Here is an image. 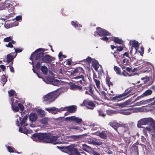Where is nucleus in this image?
<instances>
[{
    "label": "nucleus",
    "instance_id": "1",
    "mask_svg": "<svg viewBox=\"0 0 155 155\" xmlns=\"http://www.w3.org/2000/svg\"><path fill=\"white\" fill-rule=\"evenodd\" d=\"M47 49H45L42 48L38 49L31 54L30 59L33 60L35 59L36 60H38L35 67L37 69H39L42 63H51L53 61L55 60V58L49 54H45L43 52Z\"/></svg>",
    "mask_w": 155,
    "mask_h": 155
},
{
    "label": "nucleus",
    "instance_id": "2",
    "mask_svg": "<svg viewBox=\"0 0 155 155\" xmlns=\"http://www.w3.org/2000/svg\"><path fill=\"white\" fill-rule=\"evenodd\" d=\"M32 137L33 140L35 141H37L38 140H42L44 142L53 143L55 145L61 143L57 141L58 138V136H53L49 133L35 134L33 135Z\"/></svg>",
    "mask_w": 155,
    "mask_h": 155
},
{
    "label": "nucleus",
    "instance_id": "3",
    "mask_svg": "<svg viewBox=\"0 0 155 155\" xmlns=\"http://www.w3.org/2000/svg\"><path fill=\"white\" fill-rule=\"evenodd\" d=\"M60 94V93L58 91L50 93L43 96L44 101L48 102V104H50L55 100Z\"/></svg>",
    "mask_w": 155,
    "mask_h": 155
},
{
    "label": "nucleus",
    "instance_id": "4",
    "mask_svg": "<svg viewBox=\"0 0 155 155\" xmlns=\"http://www.w3.org/2000/svg\"><path fill=\"white\" fill-rule=\"evenodd\" d=\"M117 133L120 134L123 136H126L128 134L129 136L130 134L129 127L127 124L120 125L118 128Z\"/></svg>",
    "mask_w": 155,
    "mask_h": 155
},
{
    "label": "nucleus",
    "instance_id": "5",
    "mask_svg": "<svg viewBox=\"0 0 155 155\" xmlns=\"http://www.w3.org/2000/svg\"><path fill=\"white\" fill-rule=\"evenodd\" d=\"M155 124V121L151 117L142 118L138 122V125H152Z\"/></svg>",
    "mask_w": 155,
    "mask_h": 155
},
{
    "label": "nucleus",
    "instance_id": "6",
    "mask_svg": "<svg viewBox=\"0 0 155 155\" xmlns=\"http://www.w3.org/2000/svg\"><path fill=\"white\" fill-rule=\"evenodd\" d=\"M97 30V33L100 36H107L110 35V34L108 31L100 27H98L96 28Z\"/></svg>",
    "mask_w": 155,
    "mask_h": 155
},
{
    "label": "nucleus",
    "instance_id": "7",
    "mask_svg": "<svg viewBox=\"0 0 155 155\" xmlns=\"http://www.w3.org/2000/svg\"><path fill=\"white\" fill-rule=\"evenodd\" d=\"M84 106L87 108L91 110L93 109L95 107V104L92 101L84 100L83 101Z\"/></svg>",
    "mask_w": 155,
    "mask_h": 155
},
{
    "label": "nucleus",
    "instance_id": "8",
    "mask_svg": "<svg viewBox=\"0 0 155 155\" xmlns=\"http://www.w3.org/2000/svg\"><path fill=\"white\" fill-rule=\"evenodd\" d=\"M66 150H67L69 153L72 155H78L77 154L79 153L78 149L72 146L66 147Z\"/></svg>",
    "mask_w": 155,
    "mask_h": 155
},
{
    "label": "nucleus",
    "instance_id": "9",
    "mask_svg": "<svg viewBox=\"0 0 155 155\" xmlns=\"http://www.w3.org/2000/svg\"><path fill=\"white\" fill-rule=\"evenodd\" d=\"M135 93V89L133 87H130L126 89L124 92L123 93L124 96L128 95L127 97L130 96L131 95L134 94Z\"/></svg>",
    "mask_w": 155,
    "mask_h": 155
},
{
    "label": "nucleus",
    "instance_id": "10",
    "mask_svg": "<svg viewBox=\"0 0 155 155\" xmlns=\"http://www.w3.org/2000/svg\"><path fill=\"white\" fill-rule=\"evenodd\" d=\"M84 73V71L82 68L81 67H78L72 70L71 74V75L76 74L80 75V74H83Z\"/></svg>",
    "mask_w": 155,
    "mask_h": 155
},
{
    "label": "nucleus",
    "instance_id": "11",
    "mask_svg": "<svg viewBox=\"0 0 155 155\" xmlns=\"http://www.w3.org/2000/svg\"><path fill=\"white\" fill-rule=\"evenodd\" d=\"M66 119L69 121H73L76 123L78 124H79L82 121V119L81 118L76 117L75 116L67 117Z\"/></svg>",
    "mask_w": 155,
    "mask_h": 155
},
{
    "label": "nucleus",
    "instance_id": "12",
    "mask_svg": "<svg viewBox=\"0 0 155 155\" xmlns=\"http://www.w3.org/2000/svg\"><path fill=\"white\" fill-rule=\"evenodd\" d=\"M17 54L15 52H12L7 55L6 61L8 63H9L13 61L14 59L17 56Z\"/></svg>",
    "mask_w": 155,
    "mask_h": 155
},
{
    "label": "nucleus",
    "instance_id": "13",
    "mask_svg": "<svg viewBox=\"0 0 155 155\" xmlns=\"http://www.w3.org/2000/svg\"><path fill=\"white\" fill-rule=\"evenodd\" d=\"M77 85L73 83H71L70 86V88L73 90H79L81 91L82 89V87L80 85Z\"/></svg>",
    "mask_w": 155,
    "mask_h": 155
},
{
    "label": "nucleus",
    "instance_id": "14",
    "mask_svg": "<svg viewBox=\"0 0 155 155\" xmlns=\"http://www.w3.org/2000/svg\"><path fill=\"white\" fill-rule=\"evenodd\" d=\"M96 134L101 138L104 139H106L107 136V131L105 130H102L100 132H97L96 133Z\"/></svg>",
    "mask_w": 155,
    "mask_h": 155
},
{
    "label": "nucleus",
    "instance_id": "15",
    "mask_svg": "<svg viewBox=\"0 0 155 155\" xmlns=\"http://www.w3.org/2000/svg\"><path fill=\"white\" fill-rule=\"evenodd\" d=\"M66 110L70 113H74L77 110V107L76 105H71L66 107Z\"/></svg>",
    "mask_w": 155,
    "mask_h": 155
},
{
    "label": "nucleus",
    "instance_id": "16",
    "mask_svg": "<svg viewBox=\"0 0 155 155\" xmlns=\"http://www.w3.org/2000/svg\"><path fill=\"white\" fill-rule=\"evenodd\" d=\"M139 144L138 140L135 143L132 147L133 150L134 151L135 155H138L139 151L138 148V145Z\"/></svg>",
    "mask_w": 155,
    "mask_h": 155
},
{
    "label": "nucleus",
    "instance_id": "17",
    "mask_svg": "<svg viewBox=\"0 0 155 155\" xmlns=\"http://www.w3.org/2000/svg\"><path fill=\"white\" fill-rule=\"evenodd\" d=\"M109 124L113 128H114L117 132L120 124L114 121L109 123Z\"/></svg>",
    "mask_w": 155,
    "mask_h": 155
},
{
    "label": "nucleus",
    "instance_id": "18",
    "mask_svg": "<svg viewBox=\"0 0 155 155\" xmlns=\"http://www.w3.org/2000/svg\"><path fill=\"white\" fill-rule=\"evenodd\" d=\"M38 118L37 114L36 113H31L29 115V120L32 122L35 121Z\"/></svg>",
    "mask_w": 155,
    "mask_h": 155
},
{
    "label": "nucleus",
    "instance_id": "19",
    "mask_svg": "<svg viewBox=\"0 0 155 155\" xmlns=\"http://www.w3.org/2000/svg\"><path fill=\"white\" fill-rule=\"evenodd\" d=\"M92 65L96 71H97L99 68L98 63L97 61L94 59L92 62Z\"/></svg>",
    "mask_w": 155,
    "mask_h": 155
},
{
    "label": "nucleus",
    "instance_id": "20",
    "mask_svg": "<svg viewBox=\"0 0 155 155\" xmlns=\"http://www.w3.org/2000/svg\"><path fill=\"white\" fill-rule=\"evenodd\" d=\"M11 101L12 102L11 105L12 108V109L13 111L15 112H18L19 111V109L18 107L14 106L13 105L14 99L13 98H11Z\"/></svg>",
    "mask_w": 155,
    "mask_h": 155
},
{
    "label": "nucleus",
    "instance_id": "21",
    "mask_svg": "<svg viewBox=\"0 0 155 155\" xmlns=\"http://www.w3.org/2000/svg\"><path fill=\"white\" fill-rule=\"evenodd\" d=\"M113 41L115 43L119 44H122L124 43L123 41L121 39L117 37H114Z\"/></svg>",
    "mask_w": 155,
    "mask_h": 155
},
{
    "label": "nucleus",
    "instance_id": "22",
    "mask_svg": "<svg viewBox=\"0 0 155 155\" xmlns=\"http://www.w3.org/2000/svg\"><path fill=\"white\" fill-rule=\"evenodd\" d=\"M124 141L127 144H129L130 142V138L131 136L129 134V136L128 134L126 136H124Z\"/></svg>",
    "mask_w": 155,
    "mask_h": 155
},
{
    "label": "nucleus",
    "instance_id": "23",
    "mask_svg": "<svg viewBox=\"0 0 155 155\" xmlns=\"http://www.w3.org/2000/svg\"><path fill=\"white\" fill-rule=\"evenodd\" d=\"M80 138L78 135H73L71 136H68V138L70 141H73L75 140H77Z\"/></svg>",
    "mask_w": 155,
    "mask_h": 155
},
{
    "label": "nucleus",
    "instance_id": "24",
    "mask_svg": "<svg viewBox=\"0 0 155 155\" xmlns=\"http://www.w3.org/2000/svg\"><path fill=\"white\" fill-rule=\"evenodd\" d=\"M152 92L153 91L151 90L148 89L143 93L141 96L142 97H143L150 95L152 94Z\"/></svg>",
    "mask_w": 155,
    "mask_h": 155
},
{
    "label": "nucleus",
    "instance_id": "25",
    "mask_svg": "<svg viewBox=\"0 0 155 155\" xmlns=\"http://www.w3.org/2000/svg\"><path fill=\"white\" fill-rule=\"evenodd\" d=\"M40 70L43 73L45 74L46 75L48 73V69L47 67L45 65L41 66Z\"/></svg>",
    "mask_w": 155,
    "mask_h": 155
},
{
    "label": "nucleus",
    "instance_id": "26",
    "mask_svg": "<svg viewBox=\"0 0 155 155\" xmlns=\"http://www.w3.org/2000/svg\"><path fill=\"white\" fill-rule=\"evenodd\" d=\"M49 120V118L45 117L40 120V122L44 125H47L48 121Z\"/></svg>",
    "mask_w": 155,
    "mask_h": 155
},
{
    "label": "nucleus",
    "instance_id": "27",
    "mask_svg": "<svg viewBox=\"0 0 155 155\" xmlns=\"http://www.w3.org/2000/svg\"><path fill=\"white\" fill-rule=\"evenodd\" d=\"M139 43L138 42L135 40H134L132 41V47H134L136 50H137L139 48Z\"/></svg>",
    "mask_w": 155,
    "mask_h": 155
},
{
    "label": "nucleus",
    "instance_id": "28",
    "mask_svg": "<svg viewBox=\"0 0 155 155\" xmlns=\"http://www.w3.org/2000/svg\"><path fill=\"white\" fill-rule=\"evenodd\" d=\"M123 97H124V96L123 94H121L118 95V96H117L115 97H113L112 98V101H120L122 99V98Z\"/></svg>",
    "mask_w": 155,
    "mask_h": 155
},
{
    "label": "nucleus",
    "instance_id": "29",
    "mask_svg": "<svg viewBox=\"0 0 155 155\" xmlns=\"http://www.w3.org/2000/svg\"><path fill=\"white\" fill-rule=\"evenodd\" d=\"M110 78L108 75L106 76V83L109 87H110V85L112 86L113 84L112 82L110 81Z\"/></svg>",
    "mask_w": 155,
    "mask_h": 155
},
{
    "label": "nucleus",
    "instance_id": "30",
    "mask_svg": "<svg viewBox=\"0 0 155 155\" xmlns=\"http://www.w3.org/2000/svg\"><path fill=\"white\" fill-rule=\"evenodd\" d=\"M82 147V149L85 151L88 152L90 151L91 148V147L86 144H83Z\"/></svg>",
    "mask_w": 155,
    "mask_h": 155
},
{
    "label": "nucleus",
    "instance_id": "31",
    "mask_svg": "<svg viewBox=\"0 0 155 155\" xmlns=\"http://www.w3.org/2000/svg\"><path fill=\"white\" fill-rule=\"evenodd\" d=\"M71 24L72 26H73L74 28H76L78 27H81L82 26L81 25L79 24L76 21H72L71 22Z\"/></svg>",
    "mask_w": 155,
    "mask_h": 155
},
{
    "label": "nucleus",
    "instance_id": "32",
    "mask_svg": "<svg viewBox=\"0 0 155 155\" xmlns=\"http://www.w3.org/2000/svg\"><path fill=\"white\" fill-rule=\"evenodd\" d=\"M7 81V77H6L5 75H2L1 77V82L3 84V86Z\"/></svg>",
    "mask_w": 155,
    "mask_h": 155
},
{
    "label": "nucleus",
    "instance_id": "33",
    "mask_svg": "<svg viewBox=\"0 0 155 155\" xmlns=\"http://www.w3.org/2000/svg\"><path fill=\"white\" fill-rule=\"evenodd\" d=\"M28 118V116L27 115L25 116L22 119L21 121L20 124L21 125H24L25 126H27V124H25V122Z\"/></svg>",
    "mask_w": 155,
    "mask_h": 155
},
{
    "label": "nucleus",
    "instance_id": "34",
    "mask_svg": "<svg viewBox=\"0 0 155 155\" xmlns=\"http://www.w3.org/2000/svg\"><path fill=\"white\" fill-rule=\"evenodd\" d=\"M114 70L116 72L117 74L118 75H121V71L120 68L116 66H114Z\"/></svg>",
    "mask_w": 155,
    "mask_h": 155
},
{
    "label": "nucleus",
    "instance_id": "35",
    "mask_svg": "<svg viewBox=\"0 0 155 155\" xmlns=\"http://www.w3.org/2000/svg\"><path fill=\"white\" fill-rule=\"evenodd\" d=\"M8 96L10 97H12L13 96L15 95V96H17L15 91L11 89L8 91Z\"/></svg>",
    "mask_w": 155,
    "mask_h": 155
},
{
    "label": "nucleus",
    "instance_id": "36",
    "mask_svg": "<svg viewBox=\"0 0 155 155\" xmlns=\"http://www.w3.org/2000/svg\"><path fill=\"white\" fill-rule=\"evenodd\" d=\"M76 80V81H75V82L76 83V84H79V83L80 84H81L82 85H84L86 84V81L84 79V81H83V80H82L81 79Z\"/></svg>",
    "mask_w": 155,
    "mask_h": 155
},
{
    "label": "nucleus",
    "instance_id": "37",
    "mask_svg": "<svg viewBox=\"0 0 155 155\" xmlns=\"http://www.w3.org/2000/svg\"><path fill=\"white\" fill-rule=\"evenodd\" d=\"M37 112L38 114L40 115L41 117H43L45 115V112L44 110L41 109H38V110Z\"/></svg>",
    "mask_w": 155,
    "mask_h": 155
},
{
    "label": "nucleus",
    "instance_id": "38",
    "mask_svg": "<svg viewBox=\"0 0 155 155\" xmlns=\"http://www.w3.org/2000/svg\"><path fill=\"white\" fill-rule=\"evenodd\" d=\"M87 88L89 89V91L91 93V95L93 96H95L93 93L94 90L93 89L92 85H90L89 86L87 87Z\"/></svg>",
    "mask_w": 155,
    "mask_h": 155
},
{
    "label": "nucleus",
    "instance_id": "39",
    "mask_svg": "<svg viewBox=\"0 0 155 155\" xmlns=\"http://www.w3.org/2000/svg\"><path fill=\"white\" fill-rule=\"evenodd\" d=\"M98 113V115L100 116H101L103 117H105L106 114L103 112L102 110L101 109H99L97 110Z\"/></svg>",
    "mask_w": 155,
    "mask_h": 155
},
{
    "label": "nucleus",
    "instance_id": "40",
    "mask_svg": "<svg viewBox=\"0 0 155 155\" xmlns=\"http://www.w3.org/2000/svg\"><path fill=\"white\" fill-rule=\"evenodd\" d=\"M74 79L75 80H78V79H81L83 80V81H84V77L83 75L81 74L79 76H78L77 77H74Z\"/></svg>",
    "mask_w": 155,
    "mask_h": 155
},
{
    "label": "nucleus",
    "instance_id": "41",
    "mask_svg": "<svg viewBox=\"0 0 155 155\" xmlns=\"http://www.w3.org/2000/svg\"><path fill=\"white\" fill-rule=\"evenodd\" d=\"M94 81L95 82L97 88H100V82L99 80H97V79H95Z\"/></svg>",
    "mask_w": 155,
    "mask_h": 155
},
{
    "label": "nucleus",
    "instance_id": "42",
    "mask_svg": "<svg viewBox=\"0 0 155 155\" xmlns=\"http://www.w3.org/2000/svg\"><path fill=\"white\" fill-rule=\"evenodd\" d=\"M55 79L54 78L51 76H48L47 78V80L49 82L52 83L53 81H54Z\"/></svg>",
    "mask_w": 155,
    "mask_h": 155
},
{
    "label": "nucleus",
    "instance_id": "43",
    "mask_svg": "<svg viewBox=\"0 0 155 155\" xmlns=\"http://www.w3.org/2000/svg\"><path fill=\"white\" fill-rule=\"evenodd\" d=\"M69 129L70 130L74 129L75 130H80V128L77 126H71V127H70Z\"/></svg>",
    "mask_w": 155,
    "mask_h": 155
},
{
    "label": "nucleus",
    "instance_id": "44",
    "mask_svg": "<svg viewBox=\"0 0 155 155\" xmlns=\"http://www.w3.org/2000/svg\"><path fill=\"white\" fill-rule=\"evenodd\" d=\"M102 144V142L100 141L95 140L94 143V145L100 146Z\"/></svg>",
    "mask_w": 155,
    "mask_h": 155
},
{
    "label": "nucleus",
    "instance_id": "45",
    "mask_svg": "<svg viewBox=\"0 0 155 155\" xmlns=\"http://www.w3.org/2000/svg\"><path fill=\"white\" fill-rule=\"evenodd\" d=\"M18 107L20 108L21 111H23L24 109V107L23 105L21 103H18L17 104Z\"/></svg>",
    "mask_w": 155,
    "mask_h": 155
},
{
    "label": "nucleus",
    "instance_id": "46",
    "mask_svg": "<svg viewBox=\"0 0 155 155\" xmlns=\"http://www.w3.org/2000/svg\"><path fill=\"white\" fill-rule=\"evenodd\" d=\"M121 75H123L124 76H131V75H130L128 73H127L125 70H123L122 73H121Z\"/></svg>",
    "mask_w": 155,
    "mask_h": 155
},
{
    "label": "nucleus",
    "instance_id": "47",
    "mask_svg": "<svg viewBox=\"0 0 155 155\" xmlns=\"http://www.w3.org/2000/svg\"><path fill=\"white\" fill-rule=\"evenodd\" d=\"M59 83V81L57 79H55L54 81L52 83V84L54 86H57L58 85Z\"/></svg>",
    "mask_w": 155,
    "mask_h": 155
},
{
    "label": "nucleus",
    "instance_id": "48",
    "mask_svg": "<svg viewBox=\"0 0 155 155\" xmlns=\"http://www.w3.org/2000/svg\"><path fill=\"white\" fill-rule=\"evenodd\" d=\"M13 147H11L9 146H7V149L9 152L10 153H13L14 152L13 150Z\"/></svg>",
    "mask_w": 155,
    "mask_h": 155
},
{
    "label": "nucleus",
    "instance_id": "49",
    "mask_svg": "<svg viewBox=\"0 0 155 155\" xmlns=\"http://www.w3.org/2000/svg\"><path fill=\"white\" fill-rule=\"evenodd\" d=\"M14 49L15 50V52H15L17 54V53L21 52L22 51V49H20L19 48H14Z\"/></svg>",
    "mask_w": 155,
    "mask_h": 155
},
{
    "label": "nucleus",
    "instance_id": "50",
    "mask_svg": "<svg viewBox=\"0 0 155 155\" xmlns=\"http://www.w3.org/2000/svg\"><path fill=\"white\" fill-rule=\"evenodd\" d=\"M12 37H9L5 38L4 39V41L5 42H8L11 41L12 40Z\"/></svg>",
    "mask_w": 155,
    "mask_h": 155
},
{
    "label": "nucleus",
    "instance_id": "51",
    "mask_svg": "<svg viewBox=\"0 0 155 155\" xmlns=\"http://www.w3.org/2000/svg\"><path fill=\"white\" fill-rule=\"evenodd\" d=\"M92 59V58L91 57H88L86 59H84L83 61L85 62V61H87L88 63H91Z\"/></svg>",
    "mask_w": 155,
    "mask_h": 155
},
{
    "label": "nucleus",
    "instance_id": "52",
    "mask_svg": "<svg viewBox=\"0 0 155 155\" xmlns=\"http://www.w3.org/2000/svg\"><path fill=\"white\" fill-rule=\"evenodd\" d=\"M116 48H117V51L119 52L123 50V48L121 46H117V47H116Z\"/></svg>",
    "mask_w": 155,
    "mask_h": 155
},
{
    "label": "nucleus",
    "instance_id": "53",
    "mask_svg": "<svg viewBox=\"0 0 155 155\" xmlns=\"http://www.w3.org/2000/svg\"><path fill=\"white\" fill-rule=\"evenodd\" d=\"M153 99H154V98H153V99H148V100H146V101H140L139 102L140 103V105H142V104H144L145 103L146 101H152Z\"/></svg>",
    "mask_w": 155,
    "mask_h": 155
},
{
    "label": "nucleus",
    "instance_id": "54",
    "mask_svg": "<svg viewBox=\"0 0 155 155\" xmlns=\"http://www.w3.org/2000/svg\"><path fill=\"white\" fill-rule=\"evenodd\" d=\"M123 64L124 65H126L129 62V60L127 59L126 58H124L123 60Z\"/></svg>",
    "mask_w": 155,
    "mask_h": 155
},
{
    "label": "nucleus",
    "instance_id": "55",
    "mask_svg": "<svg viewBox=\"0 0 155 155\" xmlns=\"http://www.w3.org/2000/svg\"><path fill=\"white\" fill-rule=\"evenodd\" d=\"M5 46L6 47L10 48H12L13 47V45L11 42H9L8 44H6Z\"/></svg>",
    "mask_w": 155,
    "mask_h": 155
},
{
    "label": "nucleus",
    "instance_id": "56",
    "mask_svg": "<svg viewBox=\"0 0 155 155\" xmlns=\"http://www.w3.org/2000/svg\"><path fill=\"white\" fill-rule=\"evenodd\" d=\"M101 94L104 96V97L105 99L107 98V94L104 91H102L101 92Z\"/></svg>",
    "mask_w": 155,
    "mask_h": 155
},
{
    "label": "nucleus",
    "instance_id": "57",
    "mask_svg": "<svg viewBox=\"0 0 155 155\" xmlns=\"http://www.w3.org/2000/svg\"><path fill=\"white\" fill-rule=\"evenodd\" d=\"M100 39L104 41H107L109 40L108 38L106 37H104L100 38Z\"/></svg>",
    "mask_w": 155,
    "mask_h": 155
},
{
    "label": "nucleus",
    "instance_id": "58",
    "mask_svg": "<svg viewBox=\"0 0 155 155\" xmlns=\"http://www.w3.org/2000/svg\"><path fill=\"white\" fill-rule=\"evenodd\" d=\"M121 56H122V57L123 58H124V56L128 57L129 54L127 52H125L123 54L121 55Z\"/></svg>",
    "mask_w": 155,
    "mask_h": 155
},
{
    "label": "nucleus",
    "instance_id": "59",
    "mask_svg": "<svg viewBox=\"0 0 155 155\" xmlns=\"http://www.w3.org/2000/svg\"><path fill=\"white\" fill-rule=\"evenodd\" d=\"M149 78L147 76L141 78V80H145L146 79V81H148L149 80Z\"/></svg>",
    "mask_w": 155,
    "mask_h": 155
},
{
    "label": "nucleus",
    "instance_id": "60",
    "mask_svg": "<svg viewBox=\"0 0 155 155\" xmlns=\"http://www.w3.org/2000/svg\"><path fill=\"white\" fill-rule=\"evenodd\" d=\"M140 49L142 52H141L140 51V53L141 55H143V54L144 52V48L142 46L141 47Z\"/></svg>",
    "mask_w": 155,
    "mask_h": 155
},
{
    "label": "nucleus",
    "instance_id": "61",
    "mask_svg": "<svg viewBox=\"0 0 155 155\" xmlns=\"http://www.w3.org/2000/svg\"><path fill=\"white\" fill-rule=\"evenodd\" d=\"M95 140H94L93 139H91L89 140H88V142L91 144H92L94 145V141Z\"/></svg>",
    "mask_w": 155,
    "mask_h": 155
},
{
    "label": "nucleus",
    "instance_id": "62",
    "mask_svg": "<svg viewBox=\"0 0 155 155\" xmlns=\"http://www.w3.org/2000/svg\"><path fill=\"white\" fill-rule=\"evenodd\" d=\"M0 68L3 71H4L6 69L5 66L4 65L2 64L0 65Z\"/></svg>",
    "mask_w": 155,
    "mask_h": 155
},
{
    "label": "nucleus",
    "instance_id": "63",
    "mask_svg": "<svg viewBox=\"0 0 155 155\" xmlns=\"http://www.w3.org/2000/svg\"><path fill=\"white\" fill-rule=\"evenodd\" d=\"M15 19L17 21H19L22 19V16L21 15H18L16 16L15 18Z\"/></svg>",
    "mask_w": 155,
    "mask_h": 155
},
{
    "label": "nucleus",
    "instance_id": "64",
    "mask_svg": "<svg viewBox=\"0 0 155 155\" xmlns=\"http://www.w3.org/2000/svg\"><path fill=\"white\" fill-rule=\"evenodd\" d=\"M9 66L10 67V71L14 73L15 71L13 67L12 66H11L10 65H9Z\"/></svg>",
    "mask_w": 155,
    "mask_h": 155
}]
</instances>
